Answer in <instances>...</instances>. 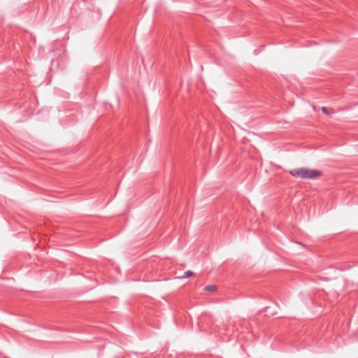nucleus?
<instances>
[{
	"instance_id": "f257e3e1",
	"label": "nucleus",
	"mask_w": 358,
	"mask_h": 358,
	"mask_svg": "<svg viewBox=\"0 0 358 358\" xmlns=\"http://www.w3.org/2000/svg\"><path fill=\"white\" fill-rule=\"evenodd\" d=\"M289 174L295 178L301 179H316L322 175V171L319 170L310 169L308 168H298L290 170Z\"/></svg>"
},
{
	"instance_id": "f03ea898",
	"label": "nucleus",
	"mask_w": 358,
	"mask_h": 358,
	"mask_svg": "<svg viewBox=\"0 0 358 358\" xmlns=\"http://www.w3.org/2000/svg\"><path fill=\"white\" fill-rule=\"evenodd\" d=\"M217 289V287L215 285H207L204 287V290L209 292H215Z\"/></svg>"
},
{
	"instance_id": "7ed1b4c3",
	"label": "nucleus",
	"mask_w": 358,
	"mask_h": 358,
	"mask_svg": "<svg viewBox=\"0 0 358 358\" xmlns=\"http://www.w3.org/2000/svg\"><path fill=\"white\" fill-rule=\"evenodd\" d=\"M194 275V273L191 271H187L184 273V275L182 277V278H187L190 276H192Z\"/></svg>"
},
{
	"instance_id": "20e7f679",
	"label": "nucleus",
	"mask_w": 358,
	"mask_h": 358,
	"mask_svg": "<svg viewBox=\"0 0 358 358\" xmlns=\"http://www.w3.org/2000/svg\"><path fill=\"white\" fill-rule=\"evenodd\" d=\"M322 111L326 114H329V111H328V108H326V107H322Z\"/></svg>"
}]
</instances>
